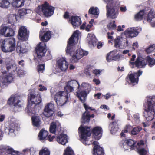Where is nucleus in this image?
Returning a JSON list of instances; mask_svg holds the SVG:
<instances>
[{
    "instance_id": "f3484780",
    "label": "nucleus",
    "mask_w": 155,
    "mask_h": 155,
    "mask_svg": "<svg viewBox=\"0 0 155 155\" xmlns=\"http://www.w3.org/2000/svg\"><path fill=\"white\" fill-rule=\"evenodd\" d=\"M54 105L52 103H48L45 106L43 113L44 115L47 117L52 116L54 113Z\"/></svg>"
},
{
    "instance_id": "8fccbe9b",
    "label": "nucleus",
    "mask_w": 155,
    "mask_h": 155,
    "mask_svg": "<svg viewBox=\"0 0 155 155\" xmlns=\"http://www.w3.org/2000/svg\"><path fill=\"white\" fill-rule=\"evenodd\" d=\"M67 84L71 86L72 87H73V88H75V86H77L78 90V85H79V84L76 81L71 80L68 81Z\"/></svg>"
},
{
    "instance_id": "4be33fe9",
    "label": "nucleus",
    "mask_w": 155,
    "mask_h": 155,
    "mask_svg": "<svg viewBox=\"0 0 155 155\" xmlns=\"http://www.w3.org/2000/svg\"><path fill=\"white\" fill-rule=\"evenodd\" d=\"M136 73L130 72L126 77V81L129 84L134 86L136 83Z\"/></svg>"
},
{
    "instance_id": "052dcab7",
    "label": "nucleus",
    "mask_w": 155,
    "mask_h": 155,
    "mask_svg": "<svg viewBox=\"0 0 155 155\" xmlns=\"http://www.w3.org/2000/svg\"><path fill=\"white\" fill-rule=\"evenodd\" d=\"M123 43H124L123 45V48H126L129 45L128 41L127 39L124 38V41L123 42Z\"/></svg>"
},
{
    "instance_id": "5701e85b",
    "label": "nucleus",
    "mask_w": 155,
    "mask_h": 155,
    "mask_svg": "<svg viewBox=\"0 0 155 155\" xmlns=\"http://www.w3.org/2000/svg\"><path fill=\"white\" fill-rule=\"evenodd\" d=\"M61 128V124L58 121L52 122L50 127V131L52 133H54L56 131H59Z\"/></svg>"
},
{
    "instance_id": "de8ad7c7",
    "label": "nucleus",
    "mask_w": 155,
    "mask_h": 155,
    "mask_svg": "<svg viewBox=\"0 0 155 155\" xmlns=\"http://www.w3.org/2000/svg\"><path fill=\"white\" fill-rule=\"evenodd\" d=\"M8 21L10 23H12L16 20V16L15 14H11L8 15Z\"/></svg>"
},
{
    "instance_id": "49530a36",
    "label": "nucleus",
    "mask_w": 155,
    "mask_h": 155,
    "mask_svg": "<svg viewBox=\"0 0 155 155\" xmlns=\"http://www.w3.org/2000/svg\"><path fill=\"white\" fill-rule=\"evenodd\" d=\"M50 151L47 148L43 147L39 151V155H50Z\"/></svg>"
},
{
    "instance_id": "bf43d9fd",
    "label": "nucleus",
    "mask_w": 155,
    "mask_h": 155,
    "mask_svg": "<svg viewBox=\"0 0 155 155\" xmlns=\"http://www.w3.org/2000/svg\"><path fill=\"white\" fill-rule=\"evenodd\" d=\"M93 25L91 23V21H89V23L87 25L85 28V30L87 31H90V28H91Z\"/></svg>"
},
{
    "instance_id": "6e6d98bb",
    "label": "nucleus",
    "mask_w": 155,
    "mask_h": 155,
    "mask_svg": "<svg viewBox=\"0 0 155 155\" xmlns=\"http://www.w3.org/2000/svg\"><path fill=\"white\" fill-rule=\"evenodd\" d=\"M115 52L114 53L113 57V60L115 61H118L120 58L121 57L120 54L117 53L118 51L117 50H115Z\"/></svg>"
},
{
    "instance_id": "dca6fc26",
    "label": "nucleus",
    "mask_w": 155,
    "mask_h": 155,
    "mask_svg": "<svg viewBox=\"0 0 155 155\" xmlns=\"http://www.w3.org/2000/svg\"><path fill=\"white\" fill-rule=\"evenodd\" d=\"M28 36L29 31L24 26L21 27L18 31V39L22 41H25L28 39Z\"/></svg>"
},
{
    "instance_id": "f257e3e1",
    "label": "nucleus",
    "mask_w": 155,
    "mask_h": 155,
    "mask_svg": "<svg viewBox=\"0 0 155 155\" xmlns=\"http://www.w3.org/2000/svg\"><path fill=\"white\" fill-rule=\"evenodd\" d=\"M78 130L81 141L85 145H89L92 144L94 145L93 154L94 155H104V153L102 147L98 145V143L97 141L94 140L93 138L90 137L91 130L88 127H83L81 126L79 128Z\"/></svg>"
},
{
    "instance_id": "7ed1b4c3",
    "label": "nucleus",
    "mask_w": 155,
    "mask_h": 155,
    "mask_svg": "<svg viewBox=\"0 0 155 155\" xmlns=\"http://www.w3.org/2000/svg\"><path fill=\"white\" fill-rule=\"evenodd\" d=\"M66 52L68 54L72 56V62H77L84 56L87 55L88 52L84 51L81 48H79L75 50L74 46L71 45H67Z\"/></svg>"
},
{
    "instance_id": "e2e57ef3",
    "label": "nucleus",
    "mask_w": 155,
    "mask_h": 155,
    "mask_svg": "<svg viewBox=\"0 0 155 155\" xmlns=\"http://www.w3.org/2000/svg\"><path fill=\"white\" fill-rule=\"evenodd\" d=\"M101 71L100 70L95 69L93 71V73L97 76H99Z\"/></svg>"
},
{
    "instance_id": "ddd939ff",
    "label": "nucleus",
    "mask_w": 155,
    "mask_h": 155,
    "mask_svg": "<svg viewBox=\"0 0 155 155\" xmlns=\"http://www.w3.org/2000/svg\"><path fill=\"white\" fill-rule=\"evenodd\" d=\"M46 44L42 42L38 44L36 48L37 56L38 58H40L45 55L46 52Z\"/></svg>"
},
{
    "instance_id": "2eb2a0df",
    "label": "nucleus",
    "mask_w": 155,
    "mask_h": 155,
    "mask_svg": "<svg viewBox=\"0 0 155 155\" xmlns=\"http://www.w3.org/2000/svg\"><path fill=\"white\" fill-rule=\"evenodd\" d=\"M122 147L125 150L130 151L135 148L134 140L131 139H125L122 143Z\"/></svg>"
},
{
    "instance_id": "2f4dec72",
    "label": "nucleus",
    "mask_w": 155,
    "mask_h": 155,
    "mask_svg": "<svg viewBox=\"0 0 155 155\" xmlns=\"http://www.w3.org/2000/svg\"><path fill=\"white\" fill-rule=\"evenodd\" d=\"M124 41V38L120 36H117L114 40V46L119 48H123L122 45Z\"/></svg>"
},
{
    "instance_id": "58836bf2",
    "label": "nucleus",
    "mask_w": 155,
    "mask_h": 155,
    "mask_svg": "<svg viewBox=\"0 0 155 155\" xmlns=\"http://www.w3.org/2000/svg\"><path fill=\"white\" fill-rule=\"evenodd\" d=\"M10 3L8 0H0V7L4 8H8Z\"/></svg>"
},
{
    "instance_id": "338daca9",
    "label": "nucleus",
    "mask_w": 155,
    "mask_h": 155,
    "mask_svg": "<svg viewBox=\"0 0 155 155\" xmlns=\"http://www.w3.org/2000/svg\"><path fill=\"white\" fill-rule=\"evenodd\" d=\"M55 137L54 136H52L51 135H49L48 137V139L49 141H52Z\"/></svg>"
},
{
    "instance_id": "e433bc0d",
    "label": "nucleus",
    "mask_w": 155,
    "mask_h": 155,
    "mask_svg": "<svg viewBox=\"0 0 155 155\" xmlns=\"http://www.w3.org/2000/svg\"><path fill=\"white\" fill-rule=\"evenodd\" d=\"M23 0H13L12 5L14 7L19 8L23 6Z\"/></svg>"
},
{
    "instance_id": "13d9d810",
    "label": "nucleus",
    "mask_w": 155,
    "mask_h": 155,
    "mask_svg": "<svg viewBox=\"0 0 155 155\" xmlns=\"http://www.w3.org/2000/svg\"><path fill=\"white\" fill-rule=\"evenodd\" d=\"M44 65H40L38 66V70L39 72H42L44 70Z\"/></svg>"
},
{
    "instance_id": "9d476101",
    "label": "nucleus",
    "mask_w": 155,
    "mask_h": 155,
    "mask_svg": "<svg viewBox=\"0 0 155 155\" xmlns=\"http://www.w3.org/2000/svg\"><path fill=\"white\" fill-rule=\"evenodd\" d=\"M54 99L57 104L59 106L65 104L69 100L68 93L64 91H60L55 93Z\"/></svg>"
},
{
    "instance_id": "473e14b6",
    "label": "nucleus",
    "mask_w": 155,
    "mask_h": 155,
    "mask_svg": "<svg viewBox=\"0 0 155 155\" xmlns=\"http://www.w3.org/2000/svg\"><path fill=\"white\" fill-rule=\"evenodd\" d=\"M132 129L131 131V134L132 135H136V129L135 127L133 128L130 125L127 126L125 129L123 130L120 134L121 136H125V134L124 133H127L128 131Z\"/></svg>"
},
{
    "instance_id": "423d86ee",
    "label": "nucleus",
    "mask_w": 155,
    "mask_h": 155,
    "mask_svg": "<svg viewBox=\"0 0 155 155\" xmlns=\"http://www.w3.org/2000/svg\"><path fill=\"white\" fill-rule=\"evenodd\" d=\"M155 104V97H150L147 102V107L145 109L144 116L147 121H152L154 118L155 111L154 106Z\"/></svg>"
},
{
    "instance_id": "4468645a",
    "label": "nucleus",
    "mask_w": 155,
    "mask_h": 155,
    "mask_svg": "<svg viewBox=\"0 0 155 155\" xmlns=\"http://www.w3.org/2000/svg\"><path fill=\"white\" fill-rule=\"evenodd\" d=\"M84 106L86 111L83 114L81 122L82 123L88 122L90 120V117H94V114L90 115L88 110H92L93 109L91 107H89L85 103L84 104Z\"/></svg>"
},
{
    "instance_id": "0e129e2a",
    "label": "nucleus",
    "mask_w": 155,
    "mask_h": 155,
    "mask_svg": "<svg viewBox=\"0 0 155 155\" xmlns=\"http://www.w3.org/2000/svg\"><path fill=\"white\" fill-rule=\"evenodd\" d=\"M29 150L30 151V153L31 155H33L35 152V149L33 147H31Z\"/></svg>"
},
{
    "instance_id": "a18cd8bd",
    "label": "nucleus",
    "mask_w": 155,
    "mask_h": 155,
    "mask_svg": "<svg viewBox=\"0 0 155 155\" xmlns=\"http://www.w3.org/2000/svg\"><path fill=\"white\" fill-rule=\"evenodd\" d=\"M153 9H151L150 11L147 16V20L148 21L151 20V19L155 17V13H154Z\"/></svg>"
},
{
    "instance_id": "20e7f679",
    "label": "nucleus",
    "mask_w": 155,
    "mask_h": 155,
    "mask_svg": "<svg viewBox=\"0 0 155 155\" xmlns=\"http://www.w3.org/2000/svg\"><path fill=\"white\" fill-rule=\"evenodd\" d=\"M92 87L89 83L83 82L78 85L77 92V96L83 103L85 102L87 94L91 90Z\"/></svg>"
},
{
    "instance_id": "c756f323",
    "label": "nucleus",
    "mask_w": 155,
    "mask_h": 155,
    "mask_svg": "<svg viewBox=\"0 0 155 155\" xmlns=\"http://www.w3.org/2000/svg\"><path fill=\"white\" fill-rule=\"evenodd\" d=\"M2 151L6 152L8 155H19V152L15 151L11 147L8 146H4Z\"/></svg>"
},
{
    "instance_id": "c03bdc74",
    "label": "nucleus",
    "mask_w": 155,
    "mask_h": 155,
    "mask_svg": "<svg viewBox=\"0 0 155 155\" xmlns=\"http://www.w3.org/2000/svg\"><path fill=\"white\" fill-rule=\"evenodd\" d=\"M115 52V50H113L108 53L106 56V60L108 62H110L113 60V58L114 53Z\"/></svg>"
},
{
    "instance_id": "f704fd0d",
    "label": "nucleus",
    "mask_w": 155,
    "mask_h": 155,
    "mask_svg": "<svg viewBox=\"0 0 155 155\" xmlns=\"http://www.w3.org/2000/svg\"><path fill=\"white\" fill-rule=\"evenodd\" d=\"M48 134V132L43 130H41L39 133L38 137L41 141L44 140L46 138Z\"/></svg>"
},
{
    "instance_id": "864d4df0",
    "label": "nucleus",
    "mask_w": 155,
    "mask_h": 155,
    "mask_svg": "<svg viewBox=\"0 0 155 155\" xmlns=\"http://www.w3.org/2000/svg\"><path fill=\"white\" fill-rule=\"evenodd\" d=\"M115 22L113 21L112 22H110L107 25V27L109 30H112L114 29L116 27V25L115 24Z\"/></svg>"
},
{
    "instance_id": "c85d7f7f",
    "label": "nucleus",
    "mask_w": 155,
    "mask_h": 155,
    "mask_svg": "<svg viewBox=\"0 0 155 155\" xmlns=\"http://www.w3.org/2000/svg\"><path fill=\"white\" fill-rule=\"evenodd\" d=\"M109 128L111 134H114L119 130L118 126V121H115L110 124Z\"/></svg>"
},
{
    "instance_id": "b1692460",
    "label": "nucleus",
    "mask_w": 155,
    "mask_h": 155,
    "mask_svg": "<svg viewBox=\"0 0 155 155\" xmlns=\"http://www.w3.org/2000/svg\"><path fill=\"white\" fill-rule=\"evenodd\" d=\"M69 20L74 28L78 27L81 23V18L78 16H72Z\"/></svg>"
},
{
    "instance_id": "f03ea898",
    "label": "nucleus",
    "mask_w": 155,
    "mask_h": 155,
    "mask_svg": "<svg viewBox=\"0 0 155 155\" xmlns=\"http://www.w3.org/2000/svg\"><path fill=\"white\" fill-rule=\"evenodd\" d=\"M30 93L28 94V97L32 104H28L26 110L29 113L35 114L37 110L35 107L41 102L42 100L40 95L38 92L33 90L30 91Z\"/></svg>"
},
{
    "instance_id": "774afa93",
    "label": "nucleus",
    "mask_w": 155,
    "mask_h": 155,
    "mask_svg": "<svg viewBox=\"0 0 155 155\" xmlns=\"http://www.w3.org/2000/svg\"><path fill=\"white\" fill-rule=\"evenodd\" d=\"M144 144V141L143 140H141L137 143V145L138 146H143Z\"/></svg>"
},
{
    "instance_id": "ea45409f",
    "label": "nucleus",
    "mask_w": 155,
    "mask_h": 155,
    "mask_svg": "<svg viewBox=\"0 0 155 155\" xmlns=\"http://www.w3.org/2000/svg\"><path fill=\"white\" fill-rule=\"evenodd\" d=\"M31 12V10L29 9L22 8L19 10L18 13L19 16L21 17L25 15L26 14L30 13Z\"/></svg>"
},
{
    "instance_id": "5fc2aeb1",
    "label": "nucleus",
    "mask_w": 155,
    "mask_h": 155,
    "mask_svg": "<svg viewBox=\"0 0 155 155\" xmlns=\"http://www.w3.org/2000/svg\"><path fill=\"white\" fill-rule=\"evenodd\" d=\"M64 90L66 91V92L68 93L74 91V88L71 85H69L67 84V86L64 88Z\"/></svg>"
},
{
    "instance_id": "79ce46f5",
    "label": "nucleus",
    "mask_w": 155,
    "mask_h": 155,
    "mask_svg": "<svg viewBox=\"0 0 155 155\" xmlns=\"http://www.w3.org/2000/svg\"><path fill=\"white\" fill-rule=\"evenodd\" d=\"M135 55L134 54L133 55L129 61V65L132 68H133L136 67V60H135Z\"/></svg>"
},
{
    "instance_id": "c9c22d12",
    "label": "nucleus",
    "mask_w": 155,
    "mask_h": 155,
    "mask_svg": "<svg viewBox=\"0 0 155 155\" xmlns=\"http://www.w3.org/2000/svg\"><path fill=\"white\" fill-rule=\"evenodd\" d=\"M33 125L36 127H38L41 124L40 118L38 116H34L32 118Z\"/></svg>"
},
{
    "instance_id": "1a4fd4ad",
    "label": "nucleus",
    "mask_w": 155,
    "mask_h": 155,
    "mask_svg": "<svg viewBox=\"0 0 155 155\" xmlns=\"http://www.w3.org/2000/svg\"><path fill=\"white\" fill-rule=\"evenodd\" d=\"M147 64L150 67L155 65V59L151 58L149 56H147L145 59L142 57L138 56L136 59V67L142 68L145 66Z\"/></svg>"
},
{
    "instance_id": "0eeeda50",
    "label": "nucleus",
    "mask_w": 155,
    "mask_h": 155,
    "mask_svg": "<svg viewBox=\"0 0 155 155\" xmlns=\"http://www.w3.org/2000/svg\"><path fill=\"white\" fill-rule=\"evenodd\" d=\"M54 9V7L45 2L41 6L38 7L36 12L41 15H43L46 17H49L53 15Z\"/></svg>"
},
{
    "instance_id": "09e8293b",
    "label": "nucleus",
    "mask_w": 155,
    "mask_h": 155,
    "mask_svg": "<svg viewBox=\"0 0 155 155\" xmlns=\"http://www.w3.org/2000/svg\"><path fill=\"white\" fill-rule=\"evenodd\" d=\"M145 10H143L140 11L139 12L136 14V20L139 21L142 19Z\"/></svg>"
},
{
    "instance_id": "412c9836",
    "label": "nucleus",
    "mask_w": 155,
    "mask_h": 155,
    "mask_svg": "<svg viewBox=\"0 0 155 155\" xmlns=\"http://www.w3.org/2000/svg\"><path fill=\"white\" fill-rule=\"evenodd\" d=\"M92 132L94 134L93 137L95 140H99L101 137L103 130L100 126H96L93 128Z\"/></svg>"
},
{
    "instance_id": "9b49d317",
    "label": "nucleus",
    "mask_w": 155,
    "mask_h": 155,
    "mask_svg": "<svg viewBox=\"0 0 155 155\" xmlns=\"http://www.w3.org/2000/svg\"><path fill=\"white\" fill-rule=\"evenodd\" d=\"M8 103L10 105H13L15 108H21L23 104L21 97L18 94L12 95L8 99Z\"/></svg>"
},
{
    "instance_id": "37998d69",
    "label": "nucleus",
    "mask_w": 155,
    "mask_h": 155,
    "mask_svg": "<svg viewBox=\"0 0 155 155\" xmlns=\"http://www.w3.org/2000/svg\"><path fill=\"white\" fill-rule=\"evenodd\" d=\"M74 151L72 148L69 147H68L64 150L63 155H74Z\"/></svg>"
},
{
    "instance_id": "bb28decb",
    "label": "nucleus",
    "mask_w": 155,
    "mask_h": 155,
    "mask_svg": "<svg viewBox=\"0 0 155 155\" xmlns=\"http://www.w3.org/2000/svg\"><path fill=\"white\" fill-rule=\"evenodd\" d=\"M40 32L39 37L41 40L44 42H47L50 39L51 37L50 31L44 32V31L42 30Z\"/></svg>"
},
{
    "instance_id": "69168bd1",
    "label": "nucleus",
    "mask_w": 155,
    "mask_h": 155,
    "mask_svg": "<svg viewBox=\"0 0 155 155\" xmlns=\"http://www.w3.org/2000/svg\"><path fill=\"white\" fill-rule=\"evenodd\" d=\"M18 64L19 66V67H21L23 68L24 66V61L23 60H21L19 61L18 62Z\"/></svg>"
},
{
    "instance_id": "cd10ccee",
    "label": "nucleus",
    "mask_w": 155,
    "mask_h": 155,
    "mask_svg": "<svg viewBox=\"0 0 155 155\" xmlns=\"http://www.w3.org/2000/svg\"><path fill=\"white\" fill-rule=\"evenodd\" d=\"M136 28H129L124 32V34L127 38H132L136 35Z\"/></svg>"
},
{
    "instance_id": "6e6552de",
    "label": "nucleus",
    "mask_w": 155,
    "mask_h": 155,
    "mask_svg": "<svg viewBox=\"0 0 155 155\" xmlns=\"http://www.w3.org/2000/svg\"><path fill=\"white\" fill-rule=\"evenodd\" d=\"M1 47L3 52L12 51L15 49V39L13 38H10L4 39L2 42Z\"/></svg>"
},
{
    "instance_id": "a19ab883",
    "label": "nucleus",
    "mask_w": 155,
    "mask_h": 155,
    "mask_svg": "<svg viewBox=\"0 0 155 155\" xmlns=\"http://www.w3.org/2000/svg\"><path fill=\"white\" fill-rule=\"evenodd\" d=\"M89 13L94 15H97L99 14V10L97 8L92 7L90 8L89 10Z\"/></svg>"
},
{
    "instance_id": "6ab92c4d",
    "label": "nucleus",
    "mask_w": 155,
    "mask_h": 155,
    "mask_svg": "<svg viewBox=\"0 0 155 155\" xmlns=\"http://www.w3.org/2000/svg\"><path fill=\"white\" fill-rule=\"evenodd\" d=\"M57 66L58 69L61 71H64L67 69L68 64L64 58L59 59L57 62Z\"/></svg>"
},
{
    "instance_id": "3c124183",
    "label": "nucleus",
    "mask_w": 155,
    "mask_h": 155,
    "mask_svg": "<svg viewBox=\"0 0 155 155\" xmlns=\"http://www.w3.org/2000/svg\"><path fill=\"white\" fill-rule=\"evenodd\" d=\"M137 150L139 155H146L147 153V151L144 148H137Z\"/></svg>"
},
{
    "instance_id": "7c9ffc66",
    "label": "nucleus",
    "mask_w": 155,
    "mask_h": 155,
    "mask_svg": "<svg viewBox=\"0 0 155 155\" xmlns=\"http://www.w3.org/2000/svg\"><path fill=\"white\" fill-rule=\"evenodd\" d=\"M16 51L19 53H24L26 52L28 50L24 43L18 42L17 44Z\"/></svg>"
},
{
    "instance_id": "393cba45",
    "label": "nucleus",
    "mask_w": 155,
    "mask_h": 155,
    "mask_svg": "<svg viewBox=\"0 0 155 155\" xmlns=\"http://www.w3.org/2000/svg\"><path fill=\"white\" fill-rule=\"evenodd\" d=\"M56 140L60 144L64 145L68 142V137L66 134H61L57 137Z\"/></svg>"
},
{
    "instance_id": "603ef678",
    "label": "nucleus",
    "mask_w": 155,
    "mask_h": 155,
    "mask_svg": "<svg viewBox=\"0 0 155 155\" xmlns=\"http://www.w3.org/2000/svg\"><path fill=\"white\" fill-rule=\"evenodd\" d=\"M155 49V44H153L150 45L147 48L145 51L147 54H149L152 52Z\"/></svg>"
},
{
    "instance_id": "39448f33",
    "label": "nucleus",
    "mask_w": 155,
    "mask_h": 155,
    "mask_svg": "<svg viewBox=\"0 0 155 155\" xmlns=\"http://www.w3.org/2000/svg\"><path fill=\"white\" fill-rule=\"evenodd\" d=\"M106 3L107 4V16L112 19L116 18L118 14V8L120 5V2L117 0H113Z\"/></svg>"
},
{
    "instance_id": "4c0bfd02",
    "label": "nucleus",
    "mask_w": 155,
    "mask_h": 155,
    "mask_svg": "<svg viewBox=\"0 0 155 155\" xmlns=\"http://www.w3.org/2000/svg\"><path fill=\"white\" fill-rule=\"evenodd\" d=\"M9 134L14 133L15 131L18 130V124L15 123H12L9 125Z\"/></svg>"
},
{
    "instance_id": "4d7b16f0",
    "label": "nucleus",
    "mask_w": 155,
    "mask_h": 155,
    "mask_svg": "<svg viewBox=\"0 0 155 155\" xmlns=\"http://www.w3.org/2000/svg\"><path fill=\"white\" fill-rule=\"evenodd\" d=\"M17 74L19 76L23 75L26 73V71L24 70V68L21 67V69H18L17 71Z\"/></svg>"
},
{
    "instance_id": "680f3d73",
    "label": "nucleus",
    "mask_w": 155,
    "mask_h": 155,
    "mask_svg": "<svg viewBox=\"0 0 155 155\" xmlns=\"http://www.w3.org/2000/svg\"><path fill=\"white\" fill-rule=\"evenodd\" d=\"M39 90L41 91H46L47 89L46 87L41 84L39 85Z\"/></svg>"
},
{
    "instance_id": "aec40b11",
    "label": "nucleus",
    "mask_w": 155,
    "mask_h": 155,
    "mask_svg": "<svg viewBox=\"0 0 155 155\" xmlns=\"http://www.w3.org/2000/svg\"><path fill=\"white\" fill-rule=\"evenodd\" d=\"M81 36V33L78 30L75 31L69 39L67 45H73L74 43L77 42Z\"/></svg>"
},
{
    "instance_id": "a878e982",
    "label": "nucleus",
    "mask_w": 155,
    "mask_h": 155,
    "mask_svg": "<svg viewBox=\"0 0 155 155\" xmlns=\"http://www.w3.org/2000/svg\"><path fill=\"white\" fill-rule=\"evenodd\" d=\"M87 40L90 46H94L96 45L97 39L93 34L89 33L87 36Z\"/></svg>"
},
{
    "instance_id": "72a5a7b5",
    "label": "nucleus",
    "mask_w": 155,
    "mask_h": 155,
    "mask_svg": "<svg viewBox=\"0 0 155 155\" xmlns=\"http://www.w3.org/2000/svg\"><path fill=\"white\" fill-rule=\"evenodd\" d=\"M6 68L8 71H15L17 70V66L15 63L12 61L6 64Z\"/></svg>"
},
{
    "instance_id": "a211bd4d",
    "label": "nucleus",
    "mask_w": 155,
    "mask_h": 155,
    "mask_svg": "<svg viewBox=\"0 0 155 155\" xmlns=\"http://www.w3.org/2000/svg\"><path fill=\"white\" fill-rule=\"evenodd\" d=\"M13 77L12 74L4 75L1 79L0 78V86L4 88L7 86L13 80Z\"/></svg>"
},
{
    "instance_id": "f8f14e48",
    "label": "nucleus",
    "mask_w": 155,
    "mask_h": 155,
    "mask_svg": "<svg viewBox=\"0 0 155 155\" xmlns=\"http://www.w3.org/2000/svg\"><path fill=\"white\" fill-rule=\"evenodd\" d=\"M0 34L5 37L13 36L15 34V31L12 28L6 26H2L0 27Z\"/></svg>"
}]
</instances>
